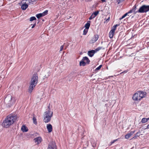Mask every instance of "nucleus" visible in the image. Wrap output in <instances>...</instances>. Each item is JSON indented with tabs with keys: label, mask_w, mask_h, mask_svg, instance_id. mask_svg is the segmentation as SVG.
Segmentation results:
<instances>
[{
	"label": "nucleus",
	"mask_w": 149,
	"mask_h": 149,
	"mask_svg": "<svg viewBox=\"0 0 149 149\" xmlns=\"http://www.w3.org/2000/svg\"><path fill=\"white\" fill-rule=\"evenodd\" d=\"M17 116L11 114L7 116L2 123L3 126L5 128H8L17 119Z\"/></svg>",
	"instance_id": "1"
},
{
	"label": "nucleus",
	"mask_w": 149,
	"mask_h": 149,
	"mask_svg": "<svg viewBox=\"0 0 149 149\" xmlns=\"http://www.w3.org/2000/svg\"><path fill=\"white\" fill-rule=\"evenodd\" d=\"M16 100L13 97L10 95H8L4 99V102L9 107L11 106L15 103Z\"/></svg>",
	"instance_id": "2"
},
{
	"label": "nucleus",
	"mask_w": 149,
	"mask_h": 149,
	"mask_svg": "<svg viewBox=\"0 0 149 149\" xmlns=\"http://www.w3.org/2000/svg\"><path fill=\"white\" fill-rule=\"evenodd\" d=\"M146 92L142 91H138L134 94L132 97V99L135 101L140 100L141 99L145 97Z\"/></svg>",
	"instance_id": "3"
},
{
	"label": "nucleus",
	"mask_w": 149,
	"mask_h": 149,
	"mask_svg": "<svg viewBox=\"0 0 149 149\" xmlns=\"http://www.w3.org/2000/svg\"><path fill=\"white\" fill-rule=\"evenodd\" d=\"M53 112L50 110H48L45 112L44 115V122L45 123L49 122L53 116Z\"/></svg>",
	"instance_id": "4"
},
{
	"label": "nucleus",
	"mask_w": 149,
	"mask_h": 149,
	"mask_svg": "<svg viewBox=\"0 0 149 149\" xmlns=\"http://www.w3.org/2000/svg\"><path fill=\"white\" fill-rule=\"evenodd\" d=\"M38 74L37 73H34L31 78L29 83L36 86L38 84Z\"/></svg>",
	"instance_id": "5"
},
{
	"label": "nucleus",
	"mask_w": 149,
	"mask_h": 149,
	"mask_svg": "<svg viewBox=\"0 0 149 149\" xmlns=\"http://www.w3.org/2000/svg\"><path fill=\"white\" fill-rule=\"evenodd\" d=\"M149 11V5L146 6L143 5L141 6L138 10V13H146Z\"/></svg>",
	"instance_id": "6"
},
{
	"label": "nucleus",
	"mask_w": 149,
	"mask_h": 149,
	"mask_svg": "<svg viewBox=\"0 0 149 149\" xmlns=\"http://www.w3.org/2000/svg\"><path fill=\"white\" fill-rule=\"evenodd\" d=\"M48 10H46L42 13H40L36 15V17L37 18L39 19L41 17H43L47 15L48 14Z\"/></svg>",
	"instance_id": "7"
},
{
	"label": "nucleus",
	"mask_w": 149,
	"mask_h": 149,
	"mask_svg": "<svg viewBox=\"0 0 149 149\" xmlns=\"http://www.w3.org/2000/svg\"><path fill=\"white\" fill-rule=\"evenodd\" d=\"M99 37L98 35H95L91 39L90 41L89 42L91 44H93L99 38Z\"/></svg>",
	"instance_id": "8"
},
{
	"label": "nucleus",
	"mask_w": 149,
	"mask_h": 149,
	"mask_svg": "<svg viewBox=\"0 0 149 149\" xmlns=\"http://www.w3.org/2000/svg\"><path fill=\"white\" fill-rule=\"evenodd\" d=\"M47 149H57L56 145L54 143H50L48 145Z\"/></svg>",
	"instance_id": "9"
},
{
	"label": "nucleus",
	"mask_w": 149,
	"mask_h": 149,
	"mask_svg": "<svg viewBox=\"0 0 149 149\" xmlns=\"http://www.w3.org/2000/svg\"><path fill=\"white\" fill-rule=\"evenodd\" d=\"M36 86V85H35L29 83V86L28 88V92L29 93H31L33 91L34 88Z\"/></svg>",
	"instance_id": "10"
},
{
	"label": "nucleus",
	"mask_w": 149,
	"mask_h": 149,
	"mask_svg": "<svg viewBox=\"0 0 149 149\" xmlns=\"http://www.w3.org/2000/svg\"><path fill=\"white\" fill-rule=\"evenodd\" d=\"M34 140L35 143H37V144H39L41 142L42 139L41 137L39 136L35 138Z\"/></svg>",
	"instance_id": "11"
},
{
	"label": "nucleus",
	"mask_w": 149,
	"mask_h": 149,
	"mask_svg": "<svg viewBox=\"0 0 149 149\" xmlns=\"http://www.w3.org/2000/svg\"><path fill=\"white\" fill-rule=\"evenodd\" d=\"M47 129L49 132H51L52 130V125L50 124H47Z\"/></svg>",
	"instance_id": "12"
},
{
	"label": "nucleus",
	"mask_w": 149,
	"mask_h": 149,
	"mask_svg": "<svg viewBox=\"0 0 149 149\" xmlns=\"http://www.w3.org/2000/svg\"><path fill=\"white\" fill-rule=\"evenodd\" d=\"M95 53L94 50H92L89 51L88 52V54L90 57H92Z\"/></svg>",
	"instance_id": "13"
},
{
	"label": "nucleus",
	"mask_w": 149,
	"mask_h": 149,
	"mask_svg": "<svg viewBox=\"0 0 149 149\" xmlns=\"http://www.w3.org/2000/svg\"><path fill=\"white\" fill-rule=\"evenodd\" d=\"M22 3L23 4L21 6V8L22 10H25L28 7V5H27V4L24 3V2H22Z\"/></svg>",
	"instance_id": "14"
},
{
	"label": "nucleus",
	"mask_w": 149,
	"mask_h": 149,
	"mask_svg": "<svg viewBox=\"0 0 149 149\" xmlns=\"http://www.w3.org/2000/svg\"><path fill=\"white\" fill-rule=\"evenodd\" d=\"M136 5H134L132 9L130 10L129 11V13H132L133 12L134 13H136L138 12V11H136Z\"/></svg>",
	"instance_id": "15"
},
{
	"label": "nucleus",
	"mask_w": 149,
	"mask_h": 149,
	"mask_svg": "<svg viewBox=\"0 0 149 149\" xmlns=\"http://www.w3.org/2000/svg\"><path fill=\"white\" fill-rule=\"evenodd\" d=\"M21 129L22 131L23 132H26L28 131V128L24 125L22 126Z\"/></svg>",
	"instance_id": "16"
},
{
	"label": "nucleus",
	"mask_w": 149,
	"mask_h": 149,
	"mask_svg": "<svg viewBox=\"0 0 149 149\" xmlns=\"http://www.w3.org/2000/svg\"><path fill=\"white\" fill-rule=\"evenodd\" d=\"M82 59L87 64H89L90 62V61L88 58L86 56H85Z\"/></svg>",
	"instance_id": "17"
},
{
	"label": "nucleus",
	"mask_w": 149,
	"mask_h": 149,
	"mask_svg": "<svg viewBox=\"0 0 149 149\" xmlns=\"http://www.w3.org/2000/svg\"><path fill=\"white\" fill-rule=\"evenodd\" d=\"M91 21H88L87 22V23L85 24V27L86 29H88L89 28L90 25V23Z\"/></svg>",
	"instance_id": "18"
},
{
	"label": "nucleus",
	"mask_w": 149,
	"mask_h": 149,
	"mask_svg": "<svg viewBox=\"0 0 149 149\" xmlns=\"http://www.w3.org/2000/svg\"><path fill=\"white\" fill-rule=\"evenodd\" d=\"M115 32L111 30L109 33V36L111 38H112L113 36V34Z\"/></svg>",
	"instance_id": "19"
},
{
	"label": "nucleus",
	"mask_w": 149,
	"mask_h": 149,
	"mask_svg": "<svg viewBox=\"0 0 149 149\" xmlns=\"http://www.w3.org/2000/svg\"><path fill=\"white\" fill-rule=\"evenodd\" d=\"M86 63L82 59L81 60L80 62L79 65L81 66H84L86 65Z\"/></svg>",
	"instance_id": "20"
},
{
	"label": "nucleus",
	"mask_w": 149,
	"mask_h": 149,
	"mask_svg": "<svg viewBox=\"0 0 149 149\" xmlns=\"http://www.w3.org/2000/svg\"><path fill=\"white\" fill-rule=\"evenodd\" d=\"M149 120V118H143L141 120V122L142 123H144L147 122Z\"/></svg>",
	"instance_id": "21"
},
{
	"label": "nucleus",
	"mask_w": 149,
	"mask_h": 149,
	"mask_svg": "<svg viewBox=\"0 0 149 149\" xmlns=\"http://www.w3.org/2000/svg\"><path fill=\"white\" fill-rule=\"evenodd\" d=\"M141 132L140 131L137 132L135 134V136L133 138V139H135L137 137H139L140 135Z\"/></svg>",
	"instance_id": "22"
},
{
	"label": "nucleus",
	"mask_w": 149,
	"mask_h": 149,
	"mask_svg": "<svg viewBox=\"0 0 149 149\" xmlns=\"http://www.w3.org/2000/svg\"><path fill=\"white\" fill-rule=\"evenodd\" d=\"M119 25H120L119 24H116L115 25L113 26V29H111V30H112V31L115 32V30H116V27L118 26H119Z\"/></svg>",
	"instance_id": "23"
},
{
	"label": "nucleus",
	"mask_w": 149,
	"mask_h": 149,
	"mask_svg": "<svg viewBox=\"0 0 149 149\" xmlns=\"http://www.w3.org/2000/svg\"><path fill=\"white\" fill-rule=\"evenodd\" d=\"M130 13H129V12H128L127 13H126L121 18H120V20H121L123 19V18H125L127 15L128 14Z\"/></svg>",
	"instance_id": "24"
},
{
	"label": "nucleus",
	"mask_w": 149,
	"mask_h": 149,
	"mask_svg": "<svg viewBox=\"0 0 149 149\" xmlns=\"http://www.w3.org/2000/svg\"><path fill=\"white\" fill-rule=\"evenodd\" d=\"M33 123L35 125L37 124V122L36 121V119L35 117H33Z\"/></svg>",
	"instance_id": "25"
},
{
	"label": "nucleus",
	"mask_w": 149,
	"mask_h": 149,
	"mask_svg": "<svg viewBox=\"0 0 149 149\" xmlns=\"http://www.w3.org/2000/svg\"><path fill=\"white\" fill-rule=\"evenodd\" d=\"M102 48V47H97V48H96L94 50L95 51V52L96 53L97 52L99 51Z\"/></svg>",
	"instance_id": "26"
},
{
	"label": "nucleus",
	"mask_w": 149,
	"mask_h": 149,
	"mask_svg": "<svg viewBox=\"0 0 149 149\" xmlns=\"http://www.w3.org/2000/svg\"><path fill=\"white\" fill-rule=\"evenodd\" d=\"M102 65H100L98 67L96 68L95 70V72H97L98 70H100L101 68Z\"/></svg>",
	"instance_id": "27"
},
{
	"label": "nucleus",
	"mask_w": 149,
	"mask_h": 149,
	"mask_svg": "<svg viewBox=\"0 0 149 149\" xmlns=\"http://www.w3.org/2000/svg\"><path fill=\"white\" fill-rule=\"evenodd\" d=\"M22 2H24V3L27 4V5L29 4V0H22Z\"/></svg>",
	"instance_id": "28"
},
{
	"label": "nucleus",
	"mask_w": 149,
	"mask_h": 149,
	"mask_svg": "<svg viewBox=\"0 0 149 149\" xmlns=\"http://www.w3.org/2000/svg\"><path fill=\"white\" fill-rule=\"evenodd\" d=\"M128 133L126 134L125 136V138L126 139H128L131 136Z\"/></svg>",
	"instance_id": "29"
},
{
	"label": "nucleus",
	"mask_w": 149,
	"mask_h": 149,
	"mask_svg": "<svg viewBox=\"0 0 149 149\" xmlns=\"http://www.w3.org/2000/svg\"><path fill=\"white\" fill-rule=\"evenodd\" d=\"M88 31V29H85L83 31V35H85L87 33Z\"/></svg>",
	"instance_id": "30"
},
{
	"label": "nucleus",
	"mask_w": 149,
	"mask_h": 149,
	"mask_svg": "<svg viewBox=\"0 0 149 149\" xmlns=\"http://www.w3.org/2000/svg\"><path fill=\"white\" fill-rule=\"evenodd\" d=\"M36 19L35 17H30V21H32L34 20H36Z\"/></svg>",
	"instance_id": "31"
},
{
	"label": "nucleus",
	"mask_w": 149,
	"mask_h": 149,
	"mask_svg": "<svg viewBox=\"0 0 149 149\" xmlns=\"http://www.w3.org/2000/svg\"><path fill=\"white\" fill-rule=\"evenodd\" d=\"M92 13L94 15V16L95 17L97 16V15L98 14L99 11H96L94 12H93Z\"/></svg>",
	"instance_id": "32"
},
{
	"label": "nucleus",
	"mask_w": 149,
	"mask_h": 149,
	"mask_svg": "<svg viewBox=\"0 0 149 149\" xmlns=\"http://www.w3.org/2000/svg\"><path fill=\"white\" fill-rule=\"evenodd\" d=\"M95 16H94V15L93 14V13L91 14V15L89 17V20H91L92 19L94 18L95 17Z\"/></svg>",
	"instance_id": "33"
},
{
	"label": "nucleus",
	"mask_w": 149,
	"mask_h": 149,
	"mask_svg": "<svg viewBox=\"0 0 149 149\" xmlns=\"http://www.w3.org/2000/svg\"><path fill=\"white\" fill-rule=\"evenodd\" d=\"M35 1V0H29V4H33Z\"/></svg>",
	"instance_id": "34"
},
{
	"label": "nucleus",
	"mask_w": 149,
	"mask_h": 149,
	"mask_svg": "<svg viewBox=\"0 0 149 149\" xmlns=\"http://www.w3.org/2000/svg\"><path fill=\"white\" fill-rule=\"evenodd\" d=\"M104 20H106L104 22V23H107L109 22L110 20V17H109L107 19H104Z\"/></svg>",
	"instance_id": "35"
},
{
	"label": "nucleus",
	"mask_w": 149,
	"mask_h": 149,
	"mask_svg": "<svg viewBox=\"0 0 149 149\" xmlns=\"http://www.w3.org/2000/svg\"><path fill=\"white\" fill-rule=\"evenodd\" d=\"M135 132V131L134 130V131H131L129 133H128L130 135V136H131Z\"/></svg>",
	"instance_id": "36"
},
{
	"label": "nucleus",
	"mask_w": 149,
	"mask_h": 149,
	"mask_svg": "<svg viewBox=\"0 0 149 149\" xmlns=\"http://www.w3.org/2000/svg\"><path fill=\"white\" fill-rule=\"evenodd\" d=\"M63 47H64V46L63 45H61V46L60 48V51H59L60 52H61L63 50Z\"/></svg>",
	"instance_id": "37"
},
{
	"label": "nucleus",
	"mask_w": 149,
	"mask_h": 149,
	"mask_svg": "<svg viewBox=\"0 0 149 149\" xmlns=\"http://www.w3.org/2000/svg\"><path fill=\"white\" fill-rule=\"evenodd\" d=\"M127 72V70L124 71L123 72H121L120 73V74H122L123 73H126Z\"/></svg>",
	"instance_id": "38"
},
{
	"label": "nucleus",
	"mask_w": 149,
	"mask_h": 149,
	"mask_svg": "<svg viewBox=\"0 0 149 149\" xmlns=\"http://www.w3.org/2000/svg\"><path fill=\"white\" fill-rule=\"evenodd\" d=\"M149 129V124L147 126V127L145 129V130Z\"/></svg>",
	"instance_id": "39"
},
{
	"label": "nucleus",
	"mask_w": 149,
	"mask_h": 149,
	"mask_svg": "<svg viewBox=\"0 0 149 149\" xmlns=\"http://www.w3.org/2000/svg\"><path fill=\"white\" fill-rule=\"evenodd\" d=\"M116 141V140H114L113 141H111V145L113 143H114Z\"/></svg>",
	"instance_id": "40"
},
{
	"label": "nucleus",
	"mask_w": 149,
	"mask_h": 149,
	"mask_svg": "<svg viewBox=\"0 0 149 149\" xmlns=\"http://www.w3.org/2000/svg\"><path fill=\"white\" fill-rule=\"evenodd\" d=\"M36 25V23H35L34 24L33 26L31 27V28H33Z\"/></svg>",
	"instance_id": "41"
},
{
	"label": "nucleus",
	"mask_w": 149,
	"mask_h": 149,
	"mask_svg": "<svg viewBox=\"0 0 149 149\" xmlns=\"http://www.w3.org/2000/svg\"><path fill=\"white\" fill-rule=\"evenodd\" d=\"M101 1L102 2H104L106 1V0H101Z\"/></svg>",
	"instance_id": "42"
},
{
	"label": "nucleus",
	"mask_w": 149,
	"mask_h": 149,
	"mask_svg": "<svg viewBox=\"0 0 149 149\" xmlns=\"http://www.w3.org/2000/svg\"><path fill=\"white\" fill-rule=\"evenodd\" d=\"M48 109H49L48 110H49V109H50V106H48Z\"/></svg>",
	"instance_id": "43"
},
{
	"label": "nucleus",
	"mask_w": 149,
	"mask_h": 149,
	"mask_svg": "<svg viewBox=\"0 0 149 149\" xmlns=\"http://www.w3.org/2000/svg\"><path fill=\"white\" fill-rule=\"evenodd\" d=\"M92 0H88V2H89V1H91Z\"/></svg>",
	"instance_id": "44"
},
{
	"label": "nucleus",
	"mask_w": 149,
	"mask_h": 149,
	"mask_svg": "<svg viewBox=\"0 0 149 149\" xmlns=\"http://www.w3.org/2000/svg\"><path fill=\"white\" fill-rule=\"evenodd\" d=\"M113 77V76H109V78H110V77Z\"/></svg>",
	"instance_id": "45"
},
{
	"label": "nucleus",
	"mask_w": 149,
	"mask_h": 149,
	"mask_svg": "<svg viewBox=\"0 0 149 149\" xmlns=\"http://www.w3.org/2000/svg\"><path fill=\"white\" fill-rule=\"evenodd\" d=\"M147 43H148V42ZM148 43H149V42H148Z\"/></svg>",
	"instance_id": "46"
}]
</instances>
